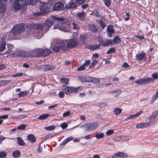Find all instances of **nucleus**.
I'll return each instance as SVG.
<instances>
[{"instance_id":"obj_59","label":"nucleus","mask_w":158,"mask_h":158,"mask_svg":"<svg viewBox=\"0 0 158 158\" xmlns=\"http://www.w3.org/2000/svg\"><path fill=\"white\" fill-rule=\"evenodd\" d=\"M60 126L63 129H64L67 127L68 125L65 123H63L61 124Z\"/></svg>"},{"instance_id":"obj_47","label":"nucleus","mask_w":158,"mask_h":158,"mask_svg":"<svg viewBox=\"0 0 158 158\" xmlns=\"http://www.w3.org/2000/svg\"><path fill=\"white\" fill-rule=\"evenodd\" d=\"M7 156V154L6 152H0V158H4Z\"/></svg>"},{"instance_id":"obj_51","label":"nucleus","mask_w":158,"mask_h":158,"mask_svg":"<svg viewBox=\"0 0 158 158\" xmlns=\"http://www.w3.org/2000/svg\"><path fill=\"white\" fill-rule=\"evenodd\" d=\"M107 35L109 37H111L112 36V35L114 34L115 31L114 30H107Z\"/></svg>"},{"instance_id":"obj_27","label":"nucleus","mask_w":158,"mask_h":158,"mask_svg":"<svg viewBox=\"0 0 158 158\" xmlns=\"http://www.w3.org/2000/svg\"><path fill=\"white\" fill-rule=\"evenodd\" d=\"M77 17L81 19H84L85 17V14L84 12H79L77 14Z\"/></svg>"},{"instance_id":"obj_58","label":"nucleus","mask_w":158,"mask_h":158,"mask_svg":"<svg viewBox=\"0 0 158 158\" xmlns=\"http://www.w3.org/2000/svg\"><path fill=\"white\" fill-rule=\"evenodd\" d=\"M10 80H2V85H5L10 83Z\"/></svg>"},{"instance_id":"obj_6","label":"nucleus","mask_w":158,"mask_h":158,"mask_svg":"<svg viewBox=\"0 0 158 158\" xmlns=\"http://www.w3.org/2000/svg\"><path fill=\"white\" fill-rule=\"evenodd\" d=\"M41 48H38L34 49L29 51V54L28 55L29 57H39L41 56Z\"/></svg>"},{"instance_id":"obj_36","label":"nucleus","mask_w":158,"mask_h":158,"mask_svg":"<svg viewBox=\"0 0 158 158\" xmlns=\"http://www.w3.org/2000/svg\"><path fill=\"white\" fill-rule=\"evenodd\" d=\"M55 128V126L53 125L45 127V129L46 130L49 131L53 130Z\"/></svg>"},{"instance_id":"obj_14","label":"nucleus","mask_w":158,"mask_h":158,"mask_svg":"<svg viewBox=\"0 0 158 158\" xmlns=\"http://www.w3.org/2000/svg\"><path fill=\"white\" fill-rule=\"evenodd\" d=\"M6 44L5 38L4 37H2L0 44V52H3L6 49Z\"/></svg>"},{"instance_id":"obj_44","label":"nucleus","mask_w":158,"mask_h":158,"mask_svg":"<svg viewBox=\"0 0 158 158\" xmlns=\"http://www.w3.org/2000/svg\"><path fill=\"white\" fill-rule=\"evenodd\" d=\"M78 78L82 82H85V77L83 76H78Z\"/></svg>"},{"instance_id":"obj_9","label":"nucleus","mask_w":158,"mask_h":158,"mask_svg":"<svg viewBox=\"0 0 158 158\" xmlns=\"http://www.w3.org/2000/svg\"><path fill=\"white\" fill-rule=\"evenodd\" d=\"M27 28H30L31 29L40 30L42 28L43 25L41 24H34L27 23L26 25Z\"/></svg>"},{"instance_id":"obj_60","label":"nucleus","mask_w":158,"mask_h":158,"mask_svg":"<svg viewBox=\"0 0 158 158\" xmlns=\"http://www.w3.org/2000/svg\"><path fill=\"white\" fill-rule=\"evenodd\" d=\"M23 75V74L22 73H17L13 75L12 76L15 77H20L22 76Z\"/></svg>"},{"instance_id":"obj_1","label":"nucleus","mask_w":158,"mask_h":158,"mask_svg":"<svg viewBox=\"0 0 158 158\" xmlns=\"http://www.w3.org/2000/svg\"><path fill=\"white\" fill-rule=\"evenodd\" d=\"M60 49H62L64 51L67 50V47L65 42L64 41L56 42L52 48L53 51L56 52H59Z\"/></svg>"},{"instance_id":"obj_8","label":"nucleus","mask_w":158,"mask_h":158,"mask_svg":"<svg viewBox=\"0 0 158 158\" xmlns=\"http://www.w3.org/2000/svg\"><path fill=\"white\" fill-rule=\"evenodd\" d=\"M158 115V112L156 111H154L152 114L148 117V122L149 125H152L154 124L156 120L155 118L157 117Z\"/></svg>"},{"instance_id":"obj_19","label":"nucleus","mask_w":158,"mask_h":158,"mask_svg":"<svg viewBox=\"0 0 158 158\" xmlns=\"http://www.w3.org/2000/svg\"><path fill=\"white\" fill-rule=\"evenodd\" d=\"M146 54L145 53H141L137 54L136 55V58L137 60L141 61L145 57Z\"/></svg>"},{"instance_id":"obj_22","label":"nucleus","mask_w":158,"mask_h":158,"mask_svg":"<svg viewBox=\"0 0 158 158\" xmlns=\"http://www.w3.org/2000/svg\"><path fill=\"white\" fill-rule=\"evenodd\" d=\"M12 155L14 158H18L20 155V152L18 150H16L13 152Z\"/></svg>"},{"instance_id":"obj_12","label":"nucleus","mask_w":158,"mask_h":158,"mask_svg":"<svg viewBox=\"0 0 158 158\" xmlns=\"http://www.w3.org/2000/svg\"><path fill=\"white\" fill-rule=\"evenodd\" d=\"M128 155L125 152H118L114 154V156L112 157V158H113L114 157L117 158L119 157L120 158H125L127 157Z\"/></svg>"},{"instance_id":"obj_4","label":"nucleus","mask_w":158,"mask_h":158,"mask_svg":"<svg viewBox=\"0 0 158 158\" xmlns=\"http://www.w3.org/2000/svg\"><path fill=\"white\" fill-rule=\"evenodd\" d=\"M152 80L151 77H148L147 78H142L136 80L135 81V82L138 85H146L152 83Z\"/></svg>"},{"instance_id":"obj_46","label":"nucleus","mask_w":158,"mask_h":158,"mask_svg":"<svg viewBox=\"0 0 158 158\" xmlns=\"http://www.w3.org/2000/svg\"><path fill=\"white\" fill-rule=\"evenodd\" d=\"M136 118V116L135 115V114H134L130 116L127 117L125 119V120H128L130 119H134Z\"/></svg>"},{"instance_id":"obj_25","label":"nucleus","mask_w":158,"mask_h":158,"mask_svg":"<svg viewBox=\"0 0 158 158\" xmlns=\"http://www.w3.org/2000/svg\"><path fill=\"white\" fill-rule=\"evenodd\" d=\"M114 113L116 115H118L122 113V110L120 108H116L113 110Z\"/></svg>"},{"instance_id":"obj_55","label":"nucleus","mask_w":158,"mask_h":158,"mask_svg":"<svg viewBox=\"0 0 158 158\" xmlns=\"http://www.w3.org/2000/svg\"><path fill=\"white\" fill-rule=\"evenodd\" d=\"M75 1L78 4L80 5L84 3L85 2V0H75Z\"/></svg>"},{"instance_id":"obj_5","label":"nucleus","mask_w":158,"mask_h":158,"mask_svg":"<svg viewBox=\"0 0 158 158\" xmlns=\"http://www.w3.org/2000/svg\"><path fill=\"white\" fill-rule=\"evenodd\" d=\"M26 3V0H15L13 5L14 9L19 10L23 7Z\"/></svg>"},{"instance_id":"obj_34","label":"nucleus","mask_w":158,"mask_h":158,"mask_svg":"<svg viewBox=\"0 0 158 158\" xmlns=\"http://www.w3.org/2000/svg\"><path fill=\"white\" fill-rule=\"evenodd\" d=\"M79 87H71V93H77L79 90Z\"/></svg>"},{"instance_id":"obj_39","label":"nucleus","mask_w":158,"mask_h":158,"mask_svg":"<svg viewBox=\"0 0 158 158\" xmlns=\"http://www.w3.org/2000/svg\"><path fill=\"white\" fill-rule=\"evenodd\" d=\"M158 98V91L157 92L156 94L153 95L152 99V102H154Z\"/></svg>"},{"instance_id":"obj_28","label":"nucleus","mask_w":158,"mask_h":158,"mask_svg":"<svg viewBox=\"0 0 158 158\" xmlns=\"http://www.w3.org/2000/svg\"><path fill=\"white\" fill-rule=\"evenodd\" d=\"M71 87L67 86L63 90L64 92L66 94H69L71 93Z\"/></svg>"},{"instance_id":"obj_35","label":"nucleus","mask_w":158,"mask_h":158,"mask_svg":"<svg viewBox=\"0 0 158 158\" xmlns=\"http://www.w3.org/2000/svg\"><path fill=\"white\" fill-rule=\"evenodd\" d=\"M28 94V93L27 92L25 91L20 92L19 94H18V95L19 97H23V96L27 95Z\"/></svg>"},{"instance_id":"obj_42","label":"nucleus","mask_w":158,"mask_h":158,"mask_svg":"<svg viewBox=\"0 0 158 158\" xmlns=\"http://www.w3.org/2000/svg\"><path fill=\"white\" fill-rule=\"evenodd\" d=\"M115 51V48H111L108 49L106 52L107 54H109L110 53H114Z\"/></svg>"},{"instance_id":"obj_61","label":"nucleus","mask_w":158,"mask_h":158,"mask_svg":"<svg viewBox=\"0 0 158 158\" xmlns=\"http://www.w3.org/2000/svg\"><path fill=\"white\" fill-rule=\"evenodd\" d=\"M90 63V61L89 60H87L83 64L86 67V66L89 65Z\"/></svg>"},{"instance_id":"obj_13","label":"nucleus","mask_w":158,"mask_h":158,"mask_svg":"<svg viewBox=\"0 0 158 158\" xmlns=\"http://www.w3.org/2000/svg\"><path fill=\"white\" fill-rule=\"evenodd\" d=\"M41 56L45 57L49 55L51 51L48 49L41 48Z\"/></svg>"},{"instance_id":"obj_17","label":"nucleus","mask_w":158,"mask_h":158,"mask_svg":"<svg viewBox=\"0 0 158 158\" xmlns=\"http://www.w3.org/2000/svg\"><path fill=\"white\" fill-rule=\"evenodd\" d=\"M77 7V4L75 2L71 1L69 2L68 4L65 6V8L67 9L74 8Z\"/></svg>"},{"instance_id":"obj_15","label":"nucleus","mask_w":158,"mask_h":158,"mask_svg":"<svg viewBox=\"0 0 158 158\" xmlns=\"http://www.w3.org/2000/svg\"><path fill=\"white\" fill-rule=\"evenodd\" d=\"M100 45L98 44H96L94 45H86L85 48H86L89 49L91 51H94L95 50L99 49L100 48Z\"/></svg>"},{"instance_id":"obj_21","label":"nucleus","mask_w":158,"mask_h":158,"mask_svg":"<svg viewBox=\"0 0 158 158\" xmlns=\"http://www.w3.org/2000/svg\"><path fill=\"white\" fill-rule=\"evenodd\" d=\"M0 12L4 13L6 10V6L5 3L3 2L0 3Z\"/></svg>"},{"instance_id":"obj_31","label":"nucleus","mask_w":158,"mask_h":158,"mask_svg":"<svg viewBox=\"0 0 158 158\" xmlns=\"http://www.w3.org/2000/svg\"><path fill=\"white\" fill-rule=\"evenodd\" d=\"M60 81L62 83H64L65 85H67L68 84L69 79L67 78H61L60 79Z\"/></svg>"},{"instance_id":"obj_50","label":"nucleus","mask_w":158,"mask_h":158,"mask_svg":"<svg viewBox=\"0 0 158 158\" xmlns=\"http://www.w3.org/2000/svg\"><path fill=\"white\" fill-rule=\"evenodd\" d=\"M86 69V67H85L83 65L81 66L80 67H78L77 69V70L78 71H81L85 70Z\"/></svg>"},{"instance_id":"obj_32","label":"nucleus","mask_w":158,"mask_h":158,"mask_svg":"<svg viewBox=\"0 0 158 158\" xmlns=\"http://www.w3.org/2000/svg\"><path fill=\"white\" fill-rule=\"evenodd\" d=\"M151 79H152V82L153 83L154 81V80L158 78V73H152V75Z\"/></svg>"},{"instance_id":"obj_38","label":"nucleus","mask_w":158,"mask_h":158,"mask_svg":"<svg viewBox=\"0 0 158 158\" xmlns=\"http://www.w3.org/2000/svg\"><path fill=\"white\" fill-rule=\"evenodd\" d=\"M95 137L98 139H100L104 137V134L102 133L100 134H96L95 135Z\"/></svg>"},{"instance_id":"obj_45","label":"nucleus","mask_w":158,"mask_h":158,"mask_svg":"<svg viewBox=\"0 0 158 158\" xmlns=\"http://www.w3.org/2000/svg\"><path fill=\"white\" fill-rule=\"evenodd\" d=\"M99 24L102 27V29H104V27L106 26V25L105 24V23L102 20L99 21Z\"/></svg>"},{"instance_id":"obj_16","label":"nucleus","mask_w":158,"mask_h":158,"mask_svg":"<svg viewBox=\"0 0 158 158\" xmlns=\"http://www.w3.org/2000/svg\"><path fill=\"white\" fill-rule=\"evenodd\" d=\"M25 25L23 23L17 24L15 25L12 30H23L25 28Z\"/></svg>"},{"instance_id":"obj_41","label":"nucleus","mask_w":158,"mask_h":158,"mask_svg":"<svg viewBox=\"0 0 158 158\" xmlns=\"http://www.w3.org/2000/svg\"><path fill=\"white\" fill-rule=\"evenodd\" d=\"M37 1V0H27V2L32 5H35Z\"/></svg>"},{"instance_id":"obj_64","label":"nucleus","mask_w":158,"mask_h":158,"mask_svg":"<svg viewBox=\"0 0 158 158\" xmlns=\"http://www.w3.org/2000/svg\"><path fill=\"white\" fill-rule=\"evenodd\" d=\"M8 117V114H5L1 116H0V119H7Z\"/></svg>"},{"instance_id":"obj_49","label":"nucleus","mask_w":158,"mask_h":158,"mask_svg":"<svg viewBox=\"0 0 158 158\" xmlns=\"http://www.w3.org/2000/svg\"><path fill=\"white\" fill-rule=\"evenodd\" d=\"M114 133V131L113 130H109L106 132V134L107 135L110 136L113 134Z\"/></svg>"},{"instance_id":"obj_53","label":"nucleus","mask_w":158,"mask_h":158,"mask_svg":"<svg viewBox=\"0 0 158 158\" xmlns=\"http://www.w3.org/2000/svg\"><path fill=\"white\" fill-rule=\"evenodd\" d=\"M111 2V0H105V4L106 6H108L110 5Z\"/></svg>"},{"instance_id":"obj_18","label":"nucleus","mask_w":158,"mask_h":158,"mask_svg":"<svg viewBox=\"0 0 158 158\" xmlns=\"http://www.w3.org/2000/svg\"><path fill=\"white\" fill-rule=\"evenodd\" d=\"M11 30L10 32V34L11 35H12L13 37L14 36H17L20 35L21 33L23 32L24 30Z\"/></svg>"},{"instance_id":"obj_20","label":"nucleus","mask_w":158,"mask_h":158,"mask_svg":"<svg viewBox=\"0 0 158 158\" xmlns=\"http://www.w3.org/2000/svg\"><path fill=\"white\" fill-rule=\"evenodd\" d=\"M27 139L31 143H34L35 142L36 139L33 134H30L27 136Z\"/></svg>"},{"instance_id":"obj_33","label":"nucleus","mask_w":158,"mask_h":158,"mask_svg":"<svg viewBox=\"0 0 158 158\" xmlns=\"http://www.w3.org/2000/svg\"><path fill=\"white\" fill-rule=\"evenodd\" d=\"M52 18L55 20H58L61 23H64V21L65 19V18L63 17H56L55 16H52Z\"/></svg>"},{"instance_id":"obj_2","label":"nucleus","mask_w":158,"mask_h":158,"mask_svg":"<svg viewBox=\"0 0 158 158\" xmlns=\"http://www.w3.org/2000/svg\"><path fill=\"white\" fill-rule=\"evenodd\" d=\"M98 123L97 122L88 123L83 125L86 131H87L94 130L98 127Z\"/></svg>"},{"instance_id":"obj_54","label":"nucleus","mask_w":158,"mask_h":158,"mask_svg":"<svg viewBox=\"0 0 158 158\" xmlns=\"http://www.w3.org/2000/svg\"><path fill=\"white\" fill-rule=\"evenodd\" d=\"M98 40L99 42V44L98 45H100L101 44L103 43L104 40L103 38L101 36H98Z\"/></svg>"},{"instance_id":"obj_24","label":"nucleus","mask_w":158,"mask_h":158,"mask_svg":"<svg viewBox=\"0 0 158 158\" xmlns=\"http://www.w3.org/2000/svg\"><path fill=\"white\" fill-rule=\"evenodd\" d=\"M50 116L49 114H44L41 115L39 117L38 119L40 120H43L46 119Z\"/></svg>"},{"instance_id":"obj_10","label":"nucleus","mask_w":158,"mask_h":158,"mask_svg":"<svg viewBox=\"0 0 158 158\" xmlns=\"http://www.w3.org/2000/svg\"><path fill=\"white\" fill-rule=\"evenodd\" d=\"M64 7L62 3L61 2H57L53 6V10L54 11H59L61 10Z\"/></svg>"},{"instance_id":"obj_43","label":"nucleus","mask_w":158,"mask_h":158,"mask_svg":"<svg viewBox=\"0 0 158 158\" xmlns=\"http://www.w3.org/2000/svg\"><path fill=\"white\" fill-rule=\"evenodd\" d=\"M36 31L37 33L35 35L37 37H41L43 36L42 30H36Z\"/></svg>"},{"instance_id":"obj_37","label":"nucleus","mask_w":158,"mask_h":158,"mask_svg":"<svg viewBox=\"0 0 158 158\" xmlns=\"http://www.w3.org/2000/svg\"><path fill=\"white\" fill-rule=\"evenodd\" d=\"M80 39L82 43L84 44L85 43V39L86 38V36L83 35H81L80 36Z\"/></svg>"},{"instance_id":"obj_11","label":"nucleus","mask_w":158,"mask_h":158,"mask_svg":"<svg viewBox=\"0 0 158 158\" xmlns=\"http://www.w3.org/2000/svg\"><path fill=\"white\" fill-rule=\"evenodd\" d=\"M113 44L112 40L109 39H104L103 43L100 44V46L103 47H108L109 46H112Z\"/></svg>"},{"instance_id":"obj_29","label":"nucleus","mask_w":158,"mask_h":158,"mask_svg":"<svg viewBox=\"0 0 158 158\" xmlns=\"http://www.w3.org/2000/svg\"><path fill=\"white\" fill-rule=\"evenodd\" d=\"M54 67L51 65H45L44 66V68L46 71L52 70Z\"/></svg>"},{"instance_id":"obj_62","label":"nucleus","mask_w":158,"mask_h":158,"mask_svg":"<svg viewBox=\"0 0 158 158\" xmlns=\"http://www.w3.org/2000/svg\"><path fill=\"white\" fill-rule=\"evenodd\" d=\"M59 97L60 98H63L64 96V94L63 92L61 91L58 94Z\"/></svg>"},{"instance_id":"obj_63","label":"nucleus","mask_w":158,"mask_h":158,"mask_svg":"<svg viewBox=\"0 0 158 158\" xmlns=\"http://www.w3.org/2000/svg\"><path fill=\"white\" fill-rule=\"evenodd\" d=\"M106 106V104L105 102H102L100 103L99 106L101 108H103L105 107Z\"/></svg>"},{"instance_id":"obj_56","label":"nucleus","mask_w":158,"mask_h":158,"mask_svg":"<svg viewBox=\"0 0 158 158\" xmlns=\"http://www.w3.org/2000/svg\"><path fill=\"white\" fill-rule=\"evenodd\" d=\"M70 114V112L69 111H68L64 112L63 114V117H66L69 116Z\"/></svg>"},{"instance_id":"obj_30","label":"nucleus","mask_w":158,"mask_h":158,"mask_svg":"<svg viewBox=\"0 0 158 158\" xmlns=\"http://www.w3.org/2000/svg\"><path fill=\"white\" fill-rule=\"evenodd\" d=\"M113 41L116 44L119 43L121 41L120 38L118 36H115L113 39Z\"/></svg>"},{"instance_id":"obj_26","label":"nucleus","mask_w":158,"mask_h":158,"mask_svg":"<svg viewBox=\"0 0 158 158\" xmlns=\"http://www.w3.org/2000/svg\"><path fill=\"white\" fill-rule=\"evenodd\" d=\"M53 23V21L52 20H51L49 19H47L44 24L45 25L48 26L49 27H50L51 26Z\"/></svg>"},{"instance_id":"obj_40","label":"nucleus","mask_w":158,"mask_h":158,"mask_svg":"<svg viewBox=\"0 0 158 158\" xmlns=\"http://www.w3.org/2000/svg\"><path fill=\"white\" fill-rule=\"evenodd\" d=\"M26 125L22 124L17 127V129L19 130H24L26 129Z\"/></svg>"},{"instance_id":"obj_3","label":"nucleus","mask_w":158,"mask_h":158,"mask_svg":"<svg viewBox=\"0 0 158 158\" xmlns=\"http://www.w3.org/2000/svg\"><path fill=\"white\" fill-rule=\"evenodd\" d=\"M67 43V46L69 48L76 47L78 44L79 42L76 38H73L65 41Z\"/></svg>"},{"instance_id":"obj_52","label":"nucleus","mask_w":158,"mask_h":158,"mask_svg":"<svg viewBox=\"0 0 158 158\" xmlns=\"http://www.w3.org/2000/svg\"><path fill=\"white\" fill-rule=\"evenodd\" d=\"M92 77L90 76L85 77V82H91L92 81Z\"/></svg>"},{"instance_id":"obj_7","label":"nucleus","mask_w":158,"mask_h":158,"mask_svg":"<svg viewBox=\"0 0 158 158\" xmlns=\"http://www.w3.org/2000/svg\"><path fill=\"white\" fill-rule=\"evenodd\" d=\"M40 9L41 13H35V15H40L42 14H46L48 13L50 11L49 8L46 5L41 6L40 7Z\"/></svg>"},{"instance_id":"obj_57","label":"nucleus","mask_w":158,"mask_h":158,"mask_svg":"<svg viewBox=\"0 0 158 158\" xmlns=\"http://www.w3.org/2000/svg\"><path fill=\"white\" fill-rule=\"evenodd\" d=\"M111 92L113 94L117 93V94L116 95H119V94H121L122 93V91L121 89H119L118 90L113 91H111Z\"/></svg>"},{"instance_id":"obj_48","label":"nucleus","mask_w":158,"mask_h":158,"mask_svg":"<svg viewBox=\"0 0 158 158\" xmlns=\"http://www.w3.org/2000/svg\"><path fill=\"white\" fill-rule=\"evenodd\" d=\"M91 82L95 84H96L99 82V79L97 78L92 77V80Z\"/></svg>"},{"instance_id":"obj_23","label":"nucleus","mask_w":158,"mask_h":158,"mask_svg":"<svg viewBox=\"0 0 158 158\" xmlns=\"http://www.w3.org/2000/svg\"><path fill=\"white\" fill-rule=\"evenodd\" d=\"M17 140L18 144L21 146H23L25 145V143L23 139L20 137L17 138Z\"/></svg>"}]
</instances>
